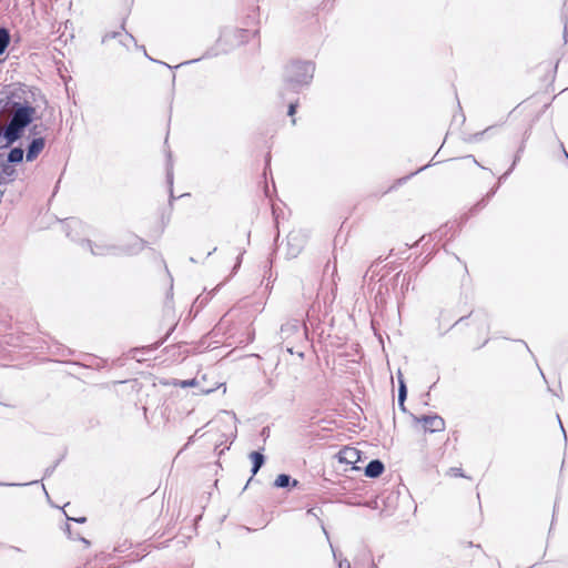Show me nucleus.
Instances as JSON below:
<instances>
[{
	"mask_svg": "<svg viewBox=\"0 0 568 568\" xmlns=\"http://www.w3.org/2000/svg\"><path fill=\"white\" fill-rule=\"evenodd\" d=\"M17 170L6 162L3 155L0 158V185L12 182L16 179Z\"/></svg>",
	"mask_w": 568,
	"mask_h": 568,
	"instance_id": "obj_9",
	"label": "nucleus"
},
{
	"mask_svg": "<svg viewBox=\"0 0 568 568\" xmlns=\"http://www.w3.org/2000/svg\"><path fill=\"white\" fill-rule=\"evenodd\" d=\"M567 33H568V23H565V27H564V38L565 39L567 37Z\"/></svg>",
	"mask_w": 568,
	"mask_h": 568,
	"instance_id": "obj_34",
	"label": "nucleus"
},
{
	"mask_svg": "<svg viewBox=\"0 0 568 568\" xmlns=\"http://www.w3.org/2000/svg\"><path fill=\"white\" fill-rule=\"evenodd\" d=\"M216 251V247H213V250L211 252L207 253V256H210L212 253H214Z\"/></svg>",
	"mask_w": 568,
	"mask_h": 568,
	"instance_id": "obj_45",
	"label": "nucleus"
},
{
	"mask_svg": "<svg viewBox=\"0 0 568 568\" xmlns=\"http://www.w3.org/2000/svg\"><path fill=\"white\" fill-rule=\"evenodd\" d=\"M557 418H558V420H560V418H559V416H558V415H557ZM559 424H560V428H561V430H562L564 435L566 436V432H565V429H564V425L561 424V422H559Z\"/></svg>",
	"mask_w": 568,
	"mask_h": 568,
	"instance_id": "obj_43",
	"label": "nucleus"
},
{
	"mask_svg": "<svg viewBox=\"0 0 568 568\" xmlns=\"http://www.w3.org/2000/svg\"><path fill=\"white\" fill-rule=\"evenodd\" d=\"M39 125L31 124L27 130L32 139L29 141L27 145L26 160L27 162L34 161L39 154L43 151L45 146V139L43 136H39Z\"/></svg>",
	"mask_w": 568,
	"mask_h": 568,
	"instance_id": "obj_4",
	"label": "nucleus"
},
{
	"mask_svg": "<svg viewBox=\"0 0 568 568\" xmlns=\"http://www.w3.org/2000/svg\"><path fill=\"white\" fill-rule=\"evenodd\" d=\"M79 539H80L82 542H84L85 545H88V546L90 545V541H89V540H87L85 538H83V537H79Z\"/></svg>",
	"mask_w": 568,
	"mask_h": 568,
	"instance_id": "obj_42",
	"label": "nucleus"
},
{
	"mask_svg": "<svg viewBox=\"0 0 568 568\" xmlns=\"http://www.w3.org/2000/svg\"><path fill=\"white\" fill-rule=\"evenodd\" d=\"M496 128H497L496 125H490V126L486 128L484 131L476 132V133L471 134L467 139V141L468 142H479L483 140V138L485 135L490 136L495 132Z\"/></svg>",
	"mask_w": 568,
	"mask_h": 568,
	"instance_id": "obj_15",
	"label": "nucleus"
},
{
	"mask_svg": "<svg viewBox=\"0 0 568 568\" xmlns=\"http://www.w3.org/2000/svg\"><path fill=\"white\" fill-rule=\"evenodd\" d=\"M172 331H174V327H171V329H169L168 335L164 336L163 341L169 338V335H171Z\"/></svg>",
	"mask_w": 568,
	"mask_h": 568,
	"instance_id": "obj_38",
	"label": "nucleus"
},
{
	"mask_svg": "<svg viewBox=\"0 0 568 568\" xmlns=\"http://www.w3.org/2000/svg\"><path fill=\"white\" fill-rule=\"evenodd\" d=\"M47 103L48 100L39 88L19 83L0 97V118L8 121L17 106L22 105L31 110V119H40L38 109Z\"/></svg>",
	"mask_w": 568,
	"mask_h": 568,
	"instance_id": "obj_1",
	"label": "nucleus"
},
{
	"mask_svg": "<svg viewBox=\"0 0 568 568\" xmlns=\"http://www.w3.org/2000/svg\"><path fill=\"white\" fill-rule=\"evenodd\" d=\"M385 470V465L381 459H372L364 468V474L368 478H378Z\"/></svg>",
	"mask_w": 568,
	"mask_h": 568,
	"instance_id": "obj_10",
	"label": "nucleus"
},
{
	"mask_svg": "<svg viewBox=\"0 0 568 568\" xmlns=\"http://www.w3.org/2000/svg\"><path fill=\"white\" fill-rule=\"evenodd\" d=\"M477 205H481V206H484V205H485V201H484V200H480V202H479Z\"/></svg>",
	"mask_w": 568,
	"mask_h": 568,
	"instance_id": "obj_48",
	"label": "nucleus"
},
{
	"mask_svg": "<svg viewBox=\"0 0 568 568\" xmlns=\"http://www.w3.org/2000/svg\"><path fill=\"white\" fill-rule=\"evenodd\" d=\"M172 331H174V327H171V329H169L168 335L164 336L163 341L169 338V335H171Z\"/></svg>",
	"mask_w": 568,
	"mask_h": 568,
	"instance_id": "obj_40",
	"label": "nucleus"
},
{
	"mask_svg": "<svg viewBox=\"0 0 568 568\" xmlns=\"http://www.w3.org/2000/svg\"><path fill=\"white\" fill-rule=\"evenodd\" d=\"M407 398V387H402L398 394V407L403 413H407L405 400Z\"/></svg>",
	"mask_w": 568,
	"mask_h": 568,
	"instance_id": "obj_17",
	"label": "nucleus"
},
{
	"mask_svg": "<svg viewBox=\"0 0 568 568\" xmlns=\"http://www.w3.org/2000/svg\"><path fill=\"white\" fill-rule=\"evenodd\" d=\"M524 149H525V145H524V143H523V144L519 146V149H518V151H517L516 155H518V156L520 158V153L524 151Z\"/></svg>",
	"mask_w": 568,
	"mask_h": 568,
	"instance_id": "obj_33",
	"label": "nucleus"
},
{
	"mask_svg": "<svg viewBox=\"0 0 568 568\" xmlns=\"http://www.w3.org/2000/svg\"><path fill=\"white\" fill-rule=\"evenodd\" d=\"M307 241V234L303 230H293L286 240V257L295 258L303 251Z\"/></svg>",
	"mask_w": 568,
	"mask_h": 568,
	"instance_id": "obj_5",
	"label": "nucleus"
},
{
	"mask_svg": "<svg viewBox=\"0 0 568 568\" xmlns=\"http://www.w3.org/2000/svg\"><path fill=\"white\" fill-rule=\"evenodd\" d=\"M262 450H263V448L260 450H253L248 454V458L252 462V468H251L252 476L247 480L245 488L253 481V477L258 473V470L265 464V456L262 453Z\"/></svg>",
	"mask_w": 568,
	"mask_h": 568,
	"instance_id": "obj_8",
	"label": "nucleus"
},
{
	"mask_svg": "<svg viewBox=\"0 0 568 568\" xmlns=\"http://www.w3.org/2000/svg\"><path fill=\"white\" fill-rule=\"evenodd\" d=\"M345 560H346V559H344V560H342V561L339 562V568H346Z\"/></svg>",
	"mask_w": 568,
	"mask_h": 568,
	"instance_id": "obj_44",
	"label": "nucleus"
},
{
	"mask_svg": "<svg viewBox=\"0 0 568 568\" xmlns=\"http://www.w3.org/2000/svg\"><path fill=\"white\" fill-rule=\"evenodd\" d=\"M564 152H565L566 158L568 159V154H567V152H566V151H564Z\"/></svg>",
	"mask_w": 568,
	"mask_h": 568,
	"instance_id": "obj_51",
	"label": "nucleus"
},
{
	"mask_svg": "<svg viewBox=\"0 0 568 568\" xmlns=\"http://www.w3.org/2000/svg\"><path fill=\"white\" fill-rule=\"evenodd\" d=\"M448 475L449 476H453V477H466V475L464 474L463 469L460 467H452L449 468L448 470Z\"/></svg>",
	"mask_w": 568,
	"mask_h": 568,
	"instance_id": "obj_23",
	"label": "nucleus"
},
{
	"mask_svg": "<svg viewBox=\"0 0 568 568\" xmlns=\"http://www.w3.org/2000/svg\"><path fill=\"white\" fill-rule=\"evenodd\" d=\"M200 59H193L191 61H189L187 63H194V62H197Z\"/></svg>",
	"mask_w": 568,
	"mask_h": 568,
	"instance_id": "obj_47",
	"label": "nucleus"
},
{
	"mask_svg": "<svg viewBox=\"0 0 568 568\" xmlns=\"http://www.w3.org/2000/svg\"><path fill=\"white\" fill-rule=\"evenodd\" d=\"M467 159H471L474 161V163H476L477 165H479L481 168V165L477 162V160L474 158V155H468ZM483 169H485L483 166Z\"/></svg>",
	"mask_w": 568,
	"mask_h": 568,
	"instance_id": "obj_35",
	"label": "nucleus"
},
{
	"mask_svg": "<svg viewBox=\"0 0 568 568\" xmlns=\"http://www.w3.org/2000/svg\"><path fill=\"white\" fill-rule=\"evenodd\" d=\"M172 331H174V327H171V329H169L168 335L164 336L163 341L169 338V335H171Z\"/></svg>",
	"mask_w": 568,
	"mask_h": 568,
	"instance_id": "obj_39",
	"label": "nucleus"
},
{
	"mask_svg": "<svg viewBox=\"0 0 568 568\" xmlns=\"http://www.w3.org/2000/svg\"><path fill=\"white\" fill-rule=\"evenodd\" d=\"M163 343H164V341L156 342V343L154 344V347H153V348H154V349L159 348Z\"/></svg>",
	"mask_w": 568,
	"mask_h": 568,
	"instance_id": "obj_36",
	"label": "nucleus"
},
{
	"mask_svg": "<svg viewBox=\"0 0 568 568\" xmlns=\"http://www.w3.org/2000/svg\"><path fill=\"white\" fill-rule=\"evenodd\" d=\"M242 255L243 253H240L237 258H236V263H235V266L233 268V272L235 273L237 271V268L241 266V263H242Z\"/></svg>",
	"mask_w": 568,
	"mask_h": 568,
	"instance_id": "obj_29",
	"label": "nucleus"
},
{
	"mask_svg": "<svg viewBox=\"0 0 568 568\" xmlns=\"http://www.w3.org/2000/svg\"><path fill=\"white\" fill-rule=\"evenodd\" d=\"M216 53H213L211 50H207L202 58H211L214 57Z\"/></svg>",
	"mask_w": 568,
	"mask_h": 568,
	"instance_id": "obj_31",
	"label": "nucleus"
},
{
	"mask_svg": "<svg viewBox=\"0 0 568 568\" xmlns=\"http://www.w3.org/2000/svg\"><path fill=\"white\" fill-rule=\"evenodd\" d=\"M119 42H120V44H122V45H123V47H125V48H129V44H130V43H133L138 49L142 50V51L144 52V54H145L150 60H152V59L148 55V53H146V51H145L144 45H138L136 40H135V38H134L132 34H130V33L125 32L124 34H122V37H120V38H119Z\"/></svg>",
	"mask_w": 568,
	"mask_h": 568,
	"instance_id": "obj_13",
	"label": "nucleus"
},
{
	"mask_svg": "<svg viewBox=\"0 0 568 568\" xmlns=\"http://www.w3.org/2000/svg\"><path fill=\"white\" fill-rule=\"evenodd\" d=\"M296 110H297V101L291 102L288 104L287 115L293 116L296 113Z\"/></svg>",
	"mask_w": 568,
	"mask_h": 568,
	"instance_id": "obj_25",
	"label": "nucleus"
},
{
	"mask_svg": "<svg viewBox=\"0 0 568 568\" xmlns=\"http://www.w3.org/2000/svg\"><path fill=\"white\" fill-rule=\"evenodd\" d=\"M315 64L311 61H292L283 71V89L297 93L302 88L311 84L314 77Z\"/></svg>",
	"mask_w": 568,
	"mask_h": 568,
	"instance_id": "obj_3",
	"label": "nucleus"
},
{
	"mask_svg": "<svg viewBox=\"0 0 568 568\" xmlns=\"http://www.w3.org/2000/svg\"><path fill=\"white\" fill-rule=\"evenodd\" d=\"M34 484H38V480H32L30 483H26V484H18V483H1L0 481V486H28V485H34Z\"/></svg>",
	"mask_w": 568,
	"mask_h": 568,
	"instance_id": "obj_26",
	"label": "nucleus"
},
{
	"mask_svg": "<svg viewBox=\"0 0 568 568\" xmlns=\"http://www.w3.org/2000/svg\"><path fill=\"white\" fill-rule=\"evenodd\" d=\"M172 331H174V327H171V329H169L168 335L164 336L163 341L169 338V335H171Z\"/></svg>",
	"mask_w": 568,
	"mask_h": 568,
	"instance_id": "obj_41",
	"label": "nucleus"
},
{
	"mask_svg": "<svg viewBox=\"0 0 568 568\" xmlns=\"http://www.w3.org/2000/svg\"><path fill=\"white\" fill-rule=\"evenodd\" d=\"M432 165V163H428L422 168H419L418 170H416L415 172L410 173L409 175H406L402 179L398 180V183L402 184V183H405L406 181H408L413 175L424 171L425 169L429 168Z\"/></svg>",
	"mask_w": 568,
	"mask_h": 568,
	"instance_id": "obj_19",
	"label": "nucleus"
},
{
	"mask_svg": "<svg viewBox=\"0 0 568 568\" xmlns=\"http://www.w3.org/2000/svg\"><path fill=\"white\" fill-rule=\"evenodd\" d=\"M414 423L423 424L424 432L438 433L445 430V420L437 414L416 416L410 414Z\"/></svg>",
	"mask_w": 568,
	"mask_h": 568,
	"instance_id": "obj_6",
	"label": "nucleus"
},
{
	"mask_svg": "<svg viewBox=\"0 0 568 568\" xmlns=\"http://www.w3.org/2000/svg\"><path fill=\"white\" fill-rule=\"evenodd\" d=\"M196 384L197 382L195 378L178 381L176 383H174L175 386H180L182 388L194 387Z\"/></svg>",
	"mask_w": 568,
	"mask_h": 568,
	"instance_id": "obj_18",
	"label": "nucleus"
},
{
	"mask_svg": "<svg viewBox=\"0 0 568 568\" xmlns=\"http://www.w3.org/2000/svg\"><path fill=\"white\" fill-rule=\"evenodd\" d=\"M518 161H519V156L515 155L514 161H513L510 168L499 178V181L505 180L514 171V169L517 165Z\"/></svg>",
	"mask_w": 568,
	"mask_h": 568,
	"instance_id": "obj_21",
	"label": "nucleus"
},
{
	"mask_svg": "<svg viewBox=\"0 0 568 568\" xmlns=\"http://www.w3.org/2000/svg\"><path fill=\"white\" fill-rule=\"evenodd\" d=\"M298 324L297 322L285 323L281 326L280 334L281 336H290L291 334L297 332Z\"/></svg>",
	"mask_w": 568,
	"mask_h": 568,
	"instance_id": "obj_16",
	"label": "nucleus"
},
{
	"mask_svg": "<svg viewBox=\"0 0 568 568\" xmlns=\"http://www.w3.org/2000/svg\"><path fill=\"white\" fill-rule=\"evenodd\" d=\"M371 568H377V566L373 562Z\"/></svg>",
	"mask_w": 568,
	"mask_h": 568,
	"instance_id": "obj_50",
	"label": "nucleus"
},
{
	"mask_svg": "<svg viewBox=\"0 0 568 568\" xmlns=\"http://www.w3.org/2000/svg\"><path fill=\"white\" fill-rule=\"evenodd\" d=\"M498 187H499V184H497L495 187H493V189L488 192L487 196H493V195L497 192Z\"/></svg>",
	"mask_w": 568,
	"mask_h": 568,
	"instance_id": "obj_30",
	"label": "nucleus"
},
{
	"mask_svg": "<svg viewBox=\"0 0 568 568\" xmlns=\"http://www.w3.org/2000/svg\"><path fill=\"white\" fill-rule=\"evenodd\" d=\"M145 241L138 235H131L130 240L121 245L109 243L105 240H83L81 245L83 248L90 250L94 256H122L135 255L143 251Z\"/></svg>",
	"mask_w": 568,
	"mask_h": 568,
	"instance_id": "obj_2",
	"label": "nucleus"
},
{
	"mask_svg": "<svg viewBox=\"0 0 568 568\" xmlns=\"http://www.w3.org/2000/svg\"><path fill=\"white\" fill-rule=\"evenodd\" d=\"M397 379H398V392L402 389L403 386L407 387L400 371H398V373H397Z\"/></svg>",
	"mask_w": 568,
	"mask_h": 568,
	"instance_id": "obj_27",
	"label": "nucleus"
},
{
	"mask_svg": "<svg viewBox=\"0 0 568 568\" xmlns=\"http://www.w3.org/2000/svg\"><path fill=\"white\" fill-rule=\"evenodd\" d=\"M11 41L10 32L7 28H0V55L3 54Z\"/></svg>",
	"mask_w": 568,
	"mask_h": 568,
	"instance_id": "obj_14",
	"label": "nucleus"
},
{
	"mask_svg": "<svg viewBox=\"0 0 568 568\" xmlns=\"http://www.w3.org/2000/svg\"><path fill=\"white\" fill-rule=\"evenodd\" d=\"M67 516V519L68 520H73L75 523H79V524H83L87 521V517H79V518H73V517H69L68 515Z\"/></svg>",
	"mask_w": 568,
	"mask_h": 568,
	"instance_id": "obj_28",
	"label": "nucleus"
},
{
	"mask_svg": "<svg viewBox=\"0 0 568 568\" xmlns=\"http://www.w3.org/2000/svg\"><path fill=\"white\" fill-rule=\"evenodd\" d=\"M466 318H467V316H462L459 320H457V321L455 322V324L453 325V327H454V326H456V325H458V324H460V323H463Z\"/></svg>",
	"mask_w": 568,
	"mask_h": 568,
	"instance_id": "obj_32",
	"label": "nucleus"
},
{
	"mask_svg": "<svg viewBox=\"0 0 568 568\" xmlns=\"http://www.w3.org/2000/svg\"><path fill=\"white\" fill-rule=\"evenodd\" d=\"M346 568H351V562L348 560H345Z\"/></svg>",
	"mask_w": 568,
	"mask_h": 568,
	"instance_id": "obj_46",
	"label": "nucleus"
},
{
	"mask_svg": "<svg viewBox=\"0 0 568 568\" xmlns=\"http://www.w3.org/2000/svg\"><path fill=\"white\" fill-rule=\"evenodd\" d=\"M23 156H24L23 149L21 146H13L8 152L4 161L10 163L11 165H16L23 161Z\"/></svg>",
	"mask_w": 568,
	"mask_h": 568,
	"instance_id": "obj_11",
	"label": "nucleus"
},
{
	"mask_svg": "<svg viewBox=\"0 0 568 568\" xmlns=\"http://www.w3.org/2000/svg\"><path fill=\"white\" fill-rule=\"evenodd\" d=\"M361 452L354 447H345L338 453V462L343 464H352L355 465L361 460ZM353 469H358L356 466H353Z\"/></svg>",
	"mask_w": 568,
	"mask_h": 568,
	"instance_id": "obj_7",
	"label": "nucleus"
},
{
	"mask_svg": "<svg viewBox=\"0 0 568 568\" xmlns=\"http://www.w3.org/2000/svg\"><path fill=\"white\" fill-rule=\"evenodd\" d=\"M69 534H70V526L67 525V529H65Z\"/></svg>",
	"mask_w": 568,
	"mask_h": 568,
	"instance_id": "obj_49",
	"label": "nucleus"
},
{
	"mask_svg": "<svg viewBox=\"0 0 568 568\" xmlns=\"http://www.w3.org/2000/svg\"><path fill=\"white\" fill-rule=\"evenodd\" d=\"M122 37V33L119 32V31H112V32H108L103 36L102 38V43H105L108 42L110 39H116V38H120Z\"/></svg>",
	"mask_w": 568,
	"mask_h": 568,
	"instance_id": "obj_22",
	"label": "nucleus"
},
{
	"mask_svg": "<svg viewBox=\"0 0 568 568\" xmlns=\"http://www.w3.org/2000/svg\"><path fill=\"white\" fill-rule=\"evenodd\" d=\"M166 178H168V182L170 184V204H172L173 200H175V196L173 195V190H172V185H173V173L171 170H168V174H166Z\"/></svg>",
	"mask_w": 568,
	"mask_h": 568,
	"instance_id": "obj_20",
	"label": "nucleus"
},
{
	"mask_svg": "<svg viewBox=\"0 0 568 568\" xmlns=\"http://www.w3.org/2000/svg\"><path fill=\"white\" fill-rule=\"evenodd\" d=\"M59 463H60V460H57L52 466L47 467L44 470V477L51 476L54 473Z\"/></svg>",
	"mask_w": 568,
	"mask_h": 568,
	"instance_id": "obj_24",
	"label": "nucleus"
},
{
	"mask_svg": "<svg viewBox=\"0 0 568 568\" xmlns=\"http://www.w3.org/2000/svg\"><path fill=\"white\" fill-rule=\"evenodd\" d=\"M172 331H174V327H171V329H169L168 335L164 336L163 341L169 338V335H171Z\"/></svg>",
	"mask_w": 568,
	"mask_h": 568,
	"instance_id": "obj_37",
	"label": "nucleus"
},
{
	"mask_svg": "<svg viewBox=\"0 0 568 568\" xmlns=\"http://www.w3.org/2000/svg\"><path fill=\"white\" fill-rule=\"evenodd\" d=\"M274 487L276 488H290V487H296L298 485V481L296 479H293L287 474H280L276 479L274 480Z\"/></svg>",
	"mask_w": 568,
	"mask_h": 568,
	"instance_id": "obj_12",
	"label": "nucleus"
}]
</instances>
